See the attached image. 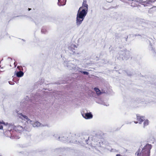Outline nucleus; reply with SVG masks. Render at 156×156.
Masks as SVG:
<instances>
[{
	"instance_id": "nucleus-43",
	"label": "nucleus",
	"mask_w": 156,
	"mask_h": 156,
	"mask_svg": "<svg viewBox=\"0 0 156 156\" xmlns=\"http://www.w3.org/2000/svg\"><path fill=\"white\" fill-rule=\"evenodd\" d=\"M10 58L11 59H12V58Z\"/></svg>"
},
{
	"instance_id": "nucleus-44",
	"label": "nucleus",
	"mask_w": 156,
	"mask_h": 156,
	"mask_svg": "<svg viewBox=\"0 0 156 156\" xmlns=\"http://www.w3.org/2000/svg\"><path fill=\"white\" fill-rule=\"evenodd\" d=\"M154 53H155V54H156V53L155 51H154Z\"/></svg>"
},
{
	"instance_id": "nucleus-40",
	"label": "nucleus",
	"mask_w": 156,
	"mask_h": 156,
	"mask_svg": "<svg viewBox=\"0 0 156 156\" xmlns=\"http://www.w3.org/2000/svg\"><path fill=\"white\" fill-rule=\"evenodd\" d=\"M22 41H24L25 42V40H24V39H22Z\"/></svg>"
},
{
	"instance_id": "nucleus-16",
	"label": "nucleus",
	"mask_w": 156,
	"mask_h": 156,
	"mask_svg": "<svg viewBox=\"0 0 156 156\" xmlns=\"http://www.w3.org/2000/svg\"><path fill=\"white\" fill-rule=\"evenodd\" d=\"M94 90L96 92V94L98 95H100L101 94L103 93H105V92H101V91L97 87H95L94 88Z\"/></svg>"
},
{
	"instance_id": "nucleus-19",
	"label": "nucleus",
	"mask_w": 156,
	"mask_h": 156,
	"mask_svg": "<svg viewBox=\"0 0 156 156\" xmlns=\"http://www.w3.org/2000/svg\"><path fill=\"white\" fill-rule=\"evenodd\" d=\"M33 126L34 127H39L43 126V125L41 124L39 122H36L34 123L33 124Z\"/></svg>"
},
{
	"instance_id": "nucleus-3",
	"label": "nucleus",
	"mask_w": 156,
	"mask_h": 156,
	"mask_svg": "<svg viewBox=\"0 0 156 156\" xmlns=\"http://www.w3.org/2000/svg\"><path fill=\"white\" fill-rule=\"evenodd\" d=\"M118 55L117 58L120 60H127L131 57L129 51L126 49L119 51L118 52Z\"/></svg>"
},
{
	"instance_id": "nucleus-29",
	"label": "nucleus",
	"mask_w": 156,
	"mask_h": 156,
	"mask_svg": "<svg viewBox=\"0 0 156 156\" xmlns=\"http://www.w3.org/2000/svg\"><path fill=\"white\" fill-rule=\"evenodd\" d=\"M54 136L56 139L59 140V139H58V137L59 136L57 134L55 135Z\"/></svg>"
},
{
	"instance_id": "nucleus-33",
	"label": "nucleus",
	"mask_w": 156,
	"mask_h": 156,
	"mask_svg": "<svg viewBox=\"0 0 156 156\" xmlns=\"http://www.w3.org/2000/svg\"><path fill=\"white\" fill-rule=\"evenodd\" d=\"M14 65L15 66V67H16V65H17V62H15L14 63Z\"/></svg>"
},
{
	"instance_id": "nucleus-34",
	"label": "nucleus",
	"mask_w": 156,
	"mask_h": 156,
	"mask_svg": "<svg viewBox=\"0 0 156 156\" xmlns=\"http://www.w3.org/2000/svg\"><path fill=\"white\" fill-rule=\"evenodd\" d=\"M4 124V125H5V123L2 121V122H0V124Z\"/></svg>"
},
{
	"instance_id": "nucleus-8",
	"label": "nucleus",
	"mask_w": 156,
	"mask_h": 156,
	"mask_svg": "<svg viewBox=\"0 0 156 156\" xmlns=\"http://www.w3.org/2000/svg\"><path fill=\"white\" fill-rule=\"evenodd\" d=\"M77 48L76 45L74 44H71L70 46H69L68 48L69 50L70 51L71 53L74 54H78V53L77 51H76V49L75 48Z\"/></svg>"
},
{
	"instance_id": "nucleus-5",
	"label": "nucleus",
	"mask_w": 156,
	"mask_h": 156,
	"mask_svg": "<svg viewBox=\"0 0 156 156\" xmlns=\"http://www.w3.org/2000/svg\"><path fill=\"white\" fill-rule=\"evenodd\" d=\"M144 24L142 20L139 18L137 19L134 24V27L139 30H142L144 29Z\"/></svg>"
},
{
	"instance_id": "nucleus-13",
	"label": "nucleus",
	"mask_w": 156,
	"mask_h": 156,
	"mask_svg": "<svg viewBox=\"0 0 156 156\" xmlns=\"http://www.w3.org/2000/svg\"><path fill=\"white\" fill-rule=\"evenodd\" d=\"M140 2L142 3V4L144 5V6H146L147 4H151L152 3V0H148L145 1H144L143 0H140Z\"/></svg>"
},
{
	"instance_id": "nucleus-17",
	"label": "nucleus",
	"mask_w": 156,
	"mask_h": 156,
	"mask_svg": "<svg viewBox=\"0 0 156 156\" xmlns=\"http://www.w3.org/2000/svg\"><path fill=\"white\" fill-rule=\"evenodd\" d=\"M15 73L16 76L18 77H21L24 74V73L21 71H20L19 72H17V73H16V71Z\"/></svg>"
},
{
	"instance_id": "nucleus-7",
	"label": "nucleus",
	"mask_w": 156,
	"mask_h": 156,
	"mask_svg": "<svg viewBox=\"0 0 156 156\" xmlns=\"http://www.w3.org/2000/svg\"><path fill=\"white\" fill-rule=\"evenodd\" d=\"M18 116L19 118L22 120H26L27 122L32 124V121H31L28 117L25 115H23L22 113H18Z\"/></svg>"
},
{
	"instance_id": "nucleus-15",
	"label": "nucleus",
	"mask_w": 156,
	"mask_h": 156,
	"mask_svg": "<svg viewBox=\"0 0 156 156\" xmlns=\"http://www.w3.org/2000/svg\"><path fill=\"white\" fill-rule=\"evenodd\" d=\"M66 0H58V5L59 6H63L66 4Z\"/></svg>"
},
{
	"instance_id": "nucleus-23",
	"label": "nucleus",
	"mask_w": 156,
	"mask_h": 156,
	"mask_svg": "<svg viewBox=\"0 0 156 156\" xmlns=\"http://www.w3.org/2000/svg\"><path fill=\"white\" fill-rule=\"evenodd\" d=\"M149 121L147 119L144 121V128L145 126H147L149 124Z\"/></svg>"
},
{
	"instance_id": "nucleus-26",
	"label": "nucleus",
	"mask_w": 156,
	"mask_h": 156,
	"mask_svg": "<svg viewBox=\"0 0 156 156\" xmlns=\"http://www.w3.org/2000/svg\"><path fill=\"white\" fill-rule=\"evenodd\" d=\"M81 73H83V74L88 75L89 74V73L86 71H80Z\"/></svg>"
},
{
	"instance_id": "nucleus-18",
	"label": "nucleus",
	"mask_w": 156,
	"mask_h": 156,
	"mask_svg": "<svg viewBox=\"0 0 156 156\" xmlns=\"http://www.w3.org/2000/svg\"><path fill=\"white\" fill-rule=\"evenodd\" d=\"M82 7H85V9L88 10V5L87 4V1L86 0H83V4H82Z\"/></svg>"
},
{
	"instance_id": "nucleus-4",
	"label": "nucleus",
	"mask_w": 156,
	"mask_h": 156,
	"mask_svg": "<svg viewBox=\"0 0 156 156\" xmlns=\"http://www.w3.org/2000/svg\"><path fill=\"white\" fill-rule=\"evenodd\" d=\"M89 137L88 136H81V140L77 141L76 140L75 141H72V143H75L78 144H80L82 146H83L85 143L88 144V140H89Z\"/></svg>"
},
{
	"instance_id": "nucleus-31",
	"label": "nucleus",
	"mask_w": 156,
	"mask_h": 156,
	"mask_svg": "<svg viewBox=\"0 0 156 156\" xmlns=\"http://www.w3.org/2000/svg\"><path fill=\"white\" fill-rule=\"evenodd\" d=\"M9 83L10 85H13L14 84V83L11 81H9Z\"/></svg>"
},
{
	"instance_id": "nucleus-9",
	"label": "nucleus",
	"mask_w": 156,
	"mask_h": 156,
	"mask_svg": "<svg viewBox=\"0 0 156 156\" xmlns=\"http://www.w3.org/2000/svg\"><path fill=\"white\" fill-rule=\"evenodd\" d=\"M82 116L86 119H90L92 118L93 115L91 112H87L82 114Z\"/></svg>"
},
{
	"instance_id": "nucleus-45",
	"label": "nucleus",
	"mask_w": 156,
	"mask_h": 156,
	"mask_svg": "<svg viewBox=\"0 0 156 156\" xmlns=\"http://www.w3.org/2000/svg\"><path fill=\"white\" fill-rule=\"evenodd\" d=\"M152 49H153V51H154V50H153V48H152Z\"/></svg>"
},
{
	"instance_id": "nucleus-11",
	"label": "nucleus",
	"mask_w": 156,
	"mask_h": 156,
	"mask_svg": "<svg viewBox=\"0 0 156 156\" xmlns=\"http://www.w3.org/2000/svg\"><path fill=\"white\" fill-rule=\"evenodd\" d=\"M104 144V142H103L102 140H98V141L94 142V144L95 146V147H101L102 146V145Z\"/></svg>"
},
{
	"instance_id": "nucleus-30",
	"label": "nucleus",
	"mask_w": 156,
	"mask_h": 156,
	"mask_svg": "<svg viewBox=\"0 0 156 156\" xmlns=\"http://www.w3.org/2000/svg\"><path fill=\"white\" fill-rule=\"evenodd\" d=\"M17 68L19 69L20 70H21V69L23 70V69L21 66H18Z\"/></svg>"
},
{
	"instance_id": "nucleus-10",
	"label": "nucleus",
	"mask_w": 156,
	"mask_h": 156,
	"mask_svg": "<svg viewBox=\"0 0 156 156\" xmlns=\"http://www.w3.org/2000/svg\"><path fill=\"white\" fill-rule=\"evenodd\" d=\"M15 131H12V129L6 131L5 132V134L7 136L10 137L11 138V135H13Z\"/></svg>"
},
{
	"instance_id": "nucleus-14",
	"label": "nucleus",
	"mask_w": 156,
	"mask_h": 156,
	"mask_svg": "<svg viewBox=\"0 0 156 156\" xmlns=\"http://www.w3.org/2000/svg\"><path fill=\"white\" fill-rule=\"evenodd\" d=\"M137 119L139 121V123L140 124L141 122L145 120L144 117L143 116H140L139 115H136Z\"/></svg>"
},
{
	"instance_id": "nucleus-25",
	"label": "nucleus",
	"mask_w": 156,
	"mask_h": 156,
	"mask_svg": "<svg viewBox=\"0 0 156 156\" xmlns=\"http://www.w3.org/2000/svg\"><path fill=\"white\" fill-rule=\"evenodd\" d=\"M131 6L133 7H135L137 6V5L135 4V2L132 1V2L131 3Z\"/></svg>"
},
{
	"instance_id": "nucleus-39",
	"label": "nucleus",
	"mask_w": 156,
	"mask_h": 156,
	"mask_svg": "<svg viewBox=\"0 0 156 156\" xmlns=\"http://www.w3.org/2000/svg\"><path fill=\"white\" fill-rule=\"evenodd\" d=\"M131 122H127L126 123V124H131Z\"/></svg>"
},
{
	"instance_id": "nucleus-12",
	"label": "nucleus",
	"mask_w": 156,
	"mask_h": 156,
	"mask_svg": "<svg viewBox=\"0 0 156 156\" xmlns=\"http://www.w3.org/2000/svg\"><path fill=\"white\" fill-rule=\"evenodd\" d=\"M13 129L15 131L20 132L22 131L23 130V127L20 126H15L13 128Z\"/></svg>"
},
{
	"instance_id": "nucleus-21",
	"label": "nucleus",
	"mask_w": 156,
	"mask_h": 156,
	"mask_svg": "<svg viewBox=\"0 0 156 156\" xmlns=\"http://www.w3.org/2000/svg\"><path fill=\"white\" fill-rule=\"evenodd\" d=\"M41 32L43 34H45L47 32L46 28L45 27H43L41 29Z\"/></svg>"
},
{
	"instance_id": "nucleus-27",
	"label": "nucleus",
	"mask_w": 156,
	"mask_h": 156,
	"mask_svg": "<svg viewBox=\"0 0 156 156\" xmlns=\"http://www.w3.org/2000/svg\"><path fill=\"white\" fill-rule=\"evenodd\" d=\"M44 82V80L43 79H41V81H39L38 82V84H40V85H41L42 83H43Z\"/></svg>"
},
{
	"instance_id": "nucleus-6",
	"label": "nucleus",
	"mask_w": 156,
	"mask_h": 156,
	"mask_svg": "<svg viewBox=\"0 0 156 156\" xmlns=\"http://www.w3.org/2000/svg\"><path fill=\"white\" fill-rule=\"evenodd\" d=\"M64 65L65 66H66L70 70L73 69L75 71L78 70L79 69L77 66H75L74 64L70 63L69 61H64Z\"/></svg>"
},
{
	"instance_id": "nucleus-37",
	"label": "nucleus",
	"mask_w": 156,
	"mask_h": 156,
	"mask_svg": "<svg viewBox=\"0 0 156 156\" xmlns=\"http://www.w3.org/2000/svg\"><path fill=\"white\" fill-rule=\"evenodd\" d=\"M116 156H121L120 154H117L116 155Z\"/></svg>"
},
{
	"instance_id": "nucleus-2",
	"label": "nucleus",
	"mask_w": 156,
	"mask_h": 156,
	"mask_svg": "<svg viewBox=\"0 0 156 156\" xmlns=\"http://www.w3.org/2000/svg\"><path fill=\"white\" fill-rule=\"evenodd\" d=\"M82 8V7H80L78 11L76 18V24L78 26L81 24L88 12V10L85 9H82L81 10Z\"/></svg>"
},
{
	"instance_id": "nucleus-20",
	"label": "nucleus",
	"mask_w": 156,
	"mask_h": 156,
	"mask_svg": "<svg viewBox=\"0 0 156 156\" xmlns=\"http://www.w3.org/2000/svg\"><path fill=\"white\" fill-rule=\"evenodd\" d=\"M12 131H15V132L14 133L13 135H11V138L12 139L13 138H19L18 137V136H17V131H15L14 130H13V129H12Z\"/></svg>"
},
{
	"instance_id": "nucleus-22",
	"label": "nucleus",
	"mask_w": 156,
	"mask_h": 156,
	"mask_svg": "<svg viewBox=\"0 0 156 156\" xmlns=\"http://www.w3.org/2000/svg\"><path fill=\"white\" fill-rule=\"evenodd\" d=\"M58 139H59V140L60 141H65L66 139V137L64 136H58Z\"/></svg>"
},
{
	"instance_id": "nucleus-24",
	"label": "nucleus",
	"mask_w": 156,
	"mask_h": 156,
	"mask_svg": "<svg viewBox=\"0 0 156 156\" xmlns=\"http://www.w3.org/2000/svg\"><path fill=\"white\" fill-rule=\"evenodd\" d=\"M63 150V149L62 148H58V149H56L55 150V151L56 152H59L62 151Z\"/></svg>"
},
{
	"instance_id": "nucleus-38",
	"label": "nucleus",
	"mask_w": 156,
	"mask_h": 156,
	"mask_svg": "<svg viewBox=\"0 0 156 156\" xmlns=\"http://www.w3.org/2000/svg\"><path fill=\"white\" fill-rule=\"evenodd\" d=\"M134 122L136 124V123H138V122H137V121H134Z\"/></svg>"
},
{
	"instance_id": "nucleus-35",
	"label": "nucleus",
	"mask_w": 156,
	"mask_h": 156,
	"mask_svg": "<svg viewBox=\"0 0 156 156\" xmlns=\"http://www.w3.org/2000/svg\"><path fill=\"white\" fill-rule=\"evenodd\" d=\"M128 38V36H127L125 38V40H126V41H127Z\"/></svg>"
},
{
	"instance_id": "nucleus-36",
	"label": "nucleus",
	"mask_w": 156,
	"mask_h": 156,
	"mask_svg": "<svg viewBox=\"0 0 156 156\" xmlns=\"http://www.w3.org/2000/svg\"><path fill=\"white\" fill-rule=\"evenodd\" d=\"M3 128V126H2L0 125V129H2Z\"/></svg>"
},
{
	"instance_id": "nucleus-1",
	"label": "nucleus",
	"mask_w": 156,
	"mask_h": 156,
	"mask_svg": "<svg viewBox=\"0 0 156 156\" xmlns=\"http://www.w3.org/2000/svg\"><path fill=\"white\" fill-rule=\"evenodd\" d=\"M142 146H140V148L136 152V154L137 156H150L151 149V145L147 144L141 150L140 147Z\"/></svg>"
},
{
	"instance_id": "nucleus-46",
	"label": "nucleus",
	"mask_w": 156,
	"mask_h": 156,
	"mask_svg": "<svg viewBox=\"0 0 156 156\" xmlns=\"http://www.w3.org/2000/svg\"><path fill=\"white\" fill-rule=\"evenodd\" d=\"M155 23V24H156V23Z\"/></svg>"
},
{
	"instance_id": "nucleus-41",
	"label": "nucleus",
	"mask_w": 156,
	"mask_h": 156,
	"mask_svg": "<svg viewBox=\"0 0 156 156\" xmlns=\"http://www.w3.org/2000/svg\"><path fill=\"white\" fill-rule=\"evenodd\" d=\"M31 9L28 8V10H29V11Z\"/></svg>"
},
{
	"instance_id": "nucleus-42",
	"label": "nucleus",
	"mask_w": 156,
	"mask_h": 156,
	"mask_svg": "<svg viewBox=\"0 0 156 156\" xmlns=\"http://www.w3.org/2000/svg\"><path fill=\"white\" fill-rule=\"evenodd\" d=\"M14 78H13V81H15L14 80Z\"/></svg>"
},
{
	"instance_id": "nucleus-32",
	"label": "nucleus",
	"mask_w": 156,
	"mask_h": 156,
	"mask_svg": "<svg viewBox=\"0 0 156 156\" xmlns=\"http://www.w3.org/2000/svg\"><path fill=\"white\" fill-rule=\"evenodd\" d=\"M141 36V35L139 34H134L133 36L136 37V36Z\"/></svg>"
},
{
	"instance_id": "nucleus-28",
	"label": "nucleus",
	"mask_w": 156,
	"mask_h": 156,
	"mask_svg": "<svg viewBox=\"0 0 156 156\" xmlns=\"http://www.w3.org/2000/svg\"><path fill=\"white\" fill-rule=\"evenodd\" d=\"M90 93H91V95L93 96H94V95L95 94V93L94 92H93L91 91H90Z\"/></svg>"
}]
</instances>
